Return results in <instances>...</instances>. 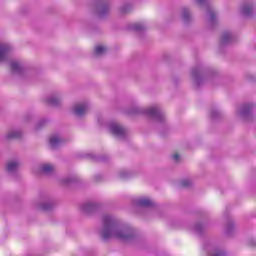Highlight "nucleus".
<instances>
[{
  "mask_svg": "<svg viewBox=\"0 0 256 256\" xmlns=\"http://www.w3.org/2000/svg\"><path fill=\"white\" fill-rule=\"evenodd\" d=\"M100 235L104 241H108V239L133 241V239H135V229L127 224H124L115 216L104 215Z\"/></svg>",
  "mask_w": 256,
  "mask_h": 256,
  "instance_id": "1",
  "label": "nucleus"
},
{
  "mask_svg": "<svg viewBox=\"0 0 256 256\" xmlns=\"http://www.w3.org/2000/svg\"><path fill=\"white\" fill-rule=\"evenodd\" d=\"M129 115H146L156 121V123H160L161 125H165V113L161 109V107L155 105L148 108H141L139 106H135L131 111H129Z\"/></svg>",
  "mask_w": 256,
  "mask_h": 256,
  "instance_id": "2",
  "label": "nucleus"
},
{
  "mask_svg": "<svg viewBox=\"0 0 256 256\" xmlns=\"http://www.w3.org/2000/svg\"><path fill=\"white\" fill-rule=\"evenodd\" d=\"M195 3L198 7H205L208 15V21L210 25H215L217 23V12L211 7L209 1L207 0H195Z\"/></svg>",
  "mask_w": 256,
  "mask_h": 256,
  "instance_id": "3",
  "label": "nucleus"
},
{
  "mask_svg": "<svg viewBox=\"0 0 256 256\" xmlns=\"http://www.w3.org/2000/svg\"><path fill=\"white\" fill-rule=\"evenodd\" d=\"M108 131L117 139H125L127 137V129L115 121L108 124Z\"/></svg>",
  "mask_w": 256,
  "mask_h": 256,
  "instance_id": "4",
  "label": "nucleus"
},
{
  "mask_svg": "<svg viewBox=\"0 0 256 256\" xmlns=\"http://www.w3.org/2000/svg\"><path fill=\"white\" fill-rule=\"evenodd\" d=\"M255 111H256L255 104H244L237 108L236 117H238V119H243L244 121H247L250 115Z\"/></svg>",
  "mask_w": 256,
  "mask_h": 256,
  "instance_id": "5",
  "label": "nucleus"
},
{
  "mask_svg": "<svg viewBox=\"0 0 256 256\" xmlns=\"http://www.w3.org/2000/svg\"><path fill=\"white\" fill-rule=\"evenodd\" d=\"M191 77L197 87H201L203 81L207 79V73L203 71L201 66L192 68Z\"/></svg>",
  "mask_w": 256,
  "mask_h": 256,
  "instance_id": "6",
  "label": "nucleus"
},
{
  "mask_svg": "<svg viewBox=\"0 0 256 256\" xmlns=\"http://www.w3.org/2000/svg\"><path fill=\"white\" fill-rule=\"evenodd\" d=\"M95 7L98 17H106V15H109V12L111 11V6H109V2H107V0H97Z\"/></svg>",
  "mask_w": 256,
  "mask_h": 256,
  "instance_id": "7",
  "label": "nucleus"
},
{
  "mask_svg": "<svg viewBox=\"0 0 256 256\" xmlns=\"http://www.w3.org/2000/svg\"><path fill=\"white\" fill-rule=\"evenodd\" d=\"M87 111H89V103L87 102H78L72 107V113H74L76 117L87 115Z\"/></svg>",
  "mask_w": 256,
  "mask_h": 256,
  "instance_id": "8",
  "label": "nucleus"
},
{
  "mask_svg": "<svg viewBox=\"0 0 256 256\" xmlns=\"http://www.w3.org/2000/svg\"><path fill=\"white\" fill-rule=\"evenodd\" d=\"M240 11L244 17H254V15H256V7L250 2H244Z\"/></svg>",
  "mask_w": 256,
  "mask_h": 256,
  "instance_id": "9",
  "label": "nucleus"
},
{
  "mask_svg": "<svg viewBox=\"0 0 256 256\" xmlns=\"http://www.w3.org/2000/svg\"><path fill=\"white\" fill-rule=\"evenodd\" d=\"M11 51H13V47H11V45L7 43L0 44V63H5V61L9 59Z\"/></svg>",
  "mask_w": 256,
  "mask_h": 256,
  "instance_id": "10",
  "label": "nucleus"
},
{
  "mask_svg": "<svg viewBox=\"0 0 256 256\" xmlns=\"http://www.w3.org/2000/svg\"><path fill=\"white\" fill-rule=\"evenodd\" d=\"M99 209V205L94 202H86L80 206V211L85 215H91V213H95Z\"/></svg>",
  "mask_w": 256,
  "mask_h": 256,
  "instance_id": "11",
  "label": "nucleus"
},
{
  "mask_svg": "<svg viewBox=\"0 0 256 256\" xmlns=\"http://www.w3.org/2000/svg\"><path fill=\"white\" fill-rule=\"evenodd\" d=\"M10 69L14 75H23V73H25V67L23 66V63L17 60L10 62Z\"/></svg>",
  "mask_w": 256,
  "mask_h": 256,
  "instance_id": "12",
  "label": "nucleus"
},
{
  "mask_svg": "<svg viewBox=\"0 0 256 256\" xmlns=\"http://www.w3.org/2000/svg\"><path fill=\"white\" fill-rule=\"evenodd\" d=\"M62 101L63 96L61 95V93L52 94L46 99V103H48V105H51L52 107H59Z\"/></svg>",
  "mask_w": 256,
  "mask_h": 256,
  "instance_id": "13",
  "label": "nucleus"
},
{
  "mask_svg": "<svg viewBox=\"0 0 256 256\" xmlns=\"http://www.w3.org/2000/svg\"><path fill=\"white\" fill-rule=\"evenodd\" d=\"M235 41V35L229 31H225L222 33L220 38V45H231Z\"/></svg>",
  "mask_w": 256,
  "mask_h": 256,
  "instance_id": "14",
  "label": "nucleus"
},
{
  "mask_svg": "<svg viewBox=\"0 0 256 256\" xmlns=\"http://www.w3.org/2000/svg\"><path fill=\"white\" fill-rule=\"evenodd\" d=\"M135 204L138 207H153V205H155V203L153 202V200H151L150 198L147 197H140L137 198L135 200Z\"/></svg>",
  "mask_w": 256,
  "mask_h": 256,
  "instance_id": "15",
  "label": "nucleus"
},
{
  "mask_svg": "<svg viewBox=\"0 0 256 256\" xmlns=\"http://www.w3.org/2000/svg\"><path fill=\"white\" fill-rule=\"evenodd\" d=\"M49 143L52 149H57V147L63 145V138L57 134H54L50 137Z\"/></svg>",
  "mask_w": 256,
  "mask_h": 256,
  "instance_id": "16",
  "label": "nucleus"
},
{
  "mask_svg": "<svg viewBox=\"0 0 256 256\" xmlns=\"http://www.w3.org/2000/svg\"><path fill=\"white\" fill-rule=\"evenodd\" d=\"M21 163L17 160H13L7 163L6 169L7 172L10 174L17 173V170L19 169Z\"/></svg>",
  "mask_w": 256,
  "mask_h": 256,
  "instance_id": "17",
  "label": "nucleus"
},
{
  "mask_svg": "<svg viewBox=\"0 0 256 256\" xmlns=\"http://www.w3.org/2000/svg\"><path fill=\"white\" fill-rule=\"evenodd\" d=\"M41 173L44 175H51L55 171V167L51 164H43L40 168Z\"/></svg>",
  "mask_w": 256,
  "mask_h": 256,
  "instance_id": "18",
  "label": "nucleus"
},
{
  "mask_svg": "<svg viewBox=\"0 0 256 256\" xmlns=\"http://www.w3.org/2000/svg\"><path fill=\"white\" fill-rule=\"evenodd\" d=\"M54 205L55 204L51 200L47 199V200L43 201L42 203H40L39 207L42 211H50V209H53Z\"/></svg>",
  "mask_w": 256,
  "mask_h": 256,
  "instance_id": "19",
  "label": "nucleus"
},
{
  "mask_svg": "<svg viewBox=\"0 0 256 256\" xmlns=\"http://www.w3.org/2000/svg\"><path fill=\"white\" fill-rule=\"evenodd\" d=\"M181 15L184 23H189V21L193 19V17L191 16V12L189 11L188 8H182Z\"/></svg>",
  "mask_w": 256,
  "mask_h": 256,
  "instance_id": "20",
  "label": "nucleus"
},
{
  "mask_svg": "<svg viewBox=\"0 0 256 256\" xmlns=\"http://www.w3.org/2000/svg\"><path fill=\"white\" fill-rule=\"evenodd\" d=\"M22 133L19 130H11L7 133L6 139H19L21 137Z\"/></svg>",
  "mask_w": 256,
  "mask_h": 256,
  "instance_id": "21",
  "label": "nucleus"
},
{
  "mask_svg": "<svg viewBox=\"0 0 256 256\" xmlns=\"http://www.w3.org/2000/svg\"><path fill=\"white\" fill-rule=\"evenodd\" d=\"M105 53H107V47L105 46L98 45L94 49V55H96V57H101V55H105Z\"/></svg>",
  "mask_w": 256,
  "mask_h": 256,
  "instance_id": "22",
  "label": "nucleus"
},
{
  "mask_svg": "<svg viewBox=\"0 0 256 256\" xmlns=\"http://www.w3.org/2000/svg\"><path fill=\"white\" fill-rule=\"evenodd\" d=\"M131 29H133V31H145L147 29V26L139 22V23L132 24Z\"/></svg>",
  "mask_w": 256,
  "mask_h": 256,
  "instance_id": "23",
  "label": "nucleus"
},
{
  "mask_svg": "<svg viewBox=\"0 0 256 256\" xmlns=\"http://www.w3.org/2000/svg\"><path fill=\"white\" fill-rule=\"evenodd\" d=\"M210 117L213 121H217V119H221V112L217 109H213L210 111Z\"/></svg>",
  "mask_w": 256,
  "mask_h": 256,
  "instance_id": "24",
  "label": "nucleus"
},
{
  "mask_svg": "<svg viewBox=\"0 0 256 256\" xmlns=\"http://www.w3.org/2000/svg\"><path fill=\"white\" fill-rule=\"evenodd\" d=\"M234 230H235V224H233V222H229L226 226L225 233L226 235H231Z\"/></svg>",
  "mask_w": 256,
  "mask_h": 256,
  "instance_id": "25",
  "label": "nucleus"
},
{
  "mask_svg": "<svg viewBox=\"0 0 256 256\" xmlns=\"http://www.w3.org/2000/svg\"><path fill=\"white\" fill-rule=\"evenodd\" d=\"M209 256H227L223 250H213Z\"/></svg>",
  "mask_w": 256,
  "mask_h": 256,
  "instance_id": "26",
  "label": "nucleus"
},
{
  "mask_svg": "<svg viewBox=\"0 0 256 256\" xmlns=\"http://www.w3.org/2000/svg\"><path fill=\"white\" fill-rule=\"evenodd\" d=\"M130 9H131V6L129 5L123 6L120 8V13L122 15H125L126 13H129Z\"/></svg>",
  "mask_w": 256,
  "mask_h": 256,
  "instance_id": "27",
  "label": "nucleus"
},
{
  "mask_svg": "<svg viewBox=\"0 0 256 256\" xmlns=\"http://www.w3.org/2000/svg\"><path fill=\"white\" fill-rule=\"evenodd\" d=\"M195 233L201 234L203 232V226L201 224H196L194 227Z\"/></svg>",
  "mask_w": 256,
  "mask_h": 256,
  "instance_id": "28",
  "label": "nucleus"
},
{
  "mask_svg": "<svg viewBox=\"0 0 256 256\" xmlns=\"http://www.w3.org/2000/svg\"><path fill=\"white\" fill-rule=\"evenodd\" d=\"M119 177L120 179H127V177H129V173H127L125 170H122L119 172Z\"/></svg>",
  "mask_w": 256,
  "mask_h": 256,
  "instance_id": "29",
  "label": "nucleus"
},
{
  "mask_svg": "<svg viewBox=\"0 0 256 256\" xmlns=\"http://www.w3.org/2000/svg\"><path fill=\"white\" fill-rule=\"evenodd\" d=\"M181 185L182 187H191V180L190 179L182 180Z\"/></svg>",
  "mask_w": 256,
  "mask_h": 256,
  "instance_id": "30",
  "label": "nucleus"
},
{
  "mask_svg": "<svg viewBox=\"0 0 256 256\" xmlns=\"http://www.w3.org/2000/svg\"><path fill=\"white\" fill-rule=\"evenodd\" d=\"M71 178H66V179H63L62 180V183H63V185H69V183H71Z\"/></svg>",
  "mask_w": 256,
  "mask_h": 256,
  "instance_id": "31",
  "label": "nucleus"
},
{
  "mask_svg": "<svg viewBox=\"0 0 256 256\" xmlns=\"http://www.w3.org/2000/svg\"><path fill=\"white\" fill-rule=\"evenodd\" d=\"M172 159H173V161H179V159H180V156H179V154H174L173 156H172Z\"/></svg>",
  "mask_w": 256,
  "mask_h": 256,
  "instance_id": "32",
  "label": "nucleus"
},
{
  "mask_svg": "<svg viewBox=\"0 0 256 256\" xmlns=\"http://www.w3.org/2000/svg\"><path fill=\"white\" fill-rule=\"evenodd\" d=\"M47 123L46 120H42L39 122V126L38 127H43V125H45Z\"/></svg>",
  "mask_w": 256,
  "mask_h": 256,
  "instance_id": "33",
  "label": "nucleus"
},
{
  "mask_svg": "<svg viewBox=\"0 0 256 256\" xmlns=\"http://www.w3.org/2000/svg\"><path fill=\"white\" fill-rule=\"evenodd\" d=\"M95 181H101V175L95 176Z\"/></svg>",
  "mask_w": 256,
  "mask_h": 256,
  "instance_id": "34",
  "label": "nucleus"
}]
</instances>
